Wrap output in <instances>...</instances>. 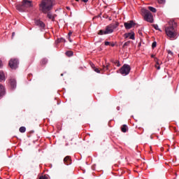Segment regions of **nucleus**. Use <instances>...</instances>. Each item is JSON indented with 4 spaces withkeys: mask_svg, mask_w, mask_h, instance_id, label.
Listing matches in <instances>:
<instances>
[{
    "mask_svg": "<svg viewBox=\"0 0 179 179\" xmlns=\"http://www.w3.org/2000/svg\"><path fill=\"white\" fill-rule=\"evenodd\" d=\"M177 22L174 21L169 22V26L165 28L166 34L170 38H176L177 37Z\"/></svg>",
    "mask_w": 179,
    "mask_h": 179,
    "instance_id": "nucleus-1",
    "label": "nucleus"
},
{
    "mask_svg": "<svg viewBox=\"0 0 179 179\" xmlns=\"http://www.w3.org/2000/svg\"><path fill=\"white\" fill-rule=\"evenodd\" d=\"M52 9V0H42L39 4V10L47 14Z\"/></svg>",
    "mask_w": 179,
    "mask_h": 179,
    "instance_id": "nucleus-2",
    "label": "nucleus"
},
{
    "mask_svg": "<svg viewBox=\"0 0 179 179\" xmlns=\"http://www.w3.org/2000/svg\"><path fill=\"white\" fill-rule=\"evenodd\" d=\"M33 1L23 0L22 3H16L15 8L19 12H24L27 8H33Z\"/></svg>",
    "mask_w": 179,
    "mask_h": 179,
    "instance_id": "nucleus-3",
    "label": "nucleus"
},
{
    "mask_svg": "<svg viewBox=\"0 0 179 179\" xmlns=\"http://www.w3.org/2000/svg\"><path fill=\"white\" fill-rule=\"evenodd\" d=\"M119 71L121 75L127 76V75H129V72H131V66L129 64H125Z\"/></svg>",
    "mask_w": 179,
    "mask_h": 179,
    "instance_id": "nucleus-4",
    "label": "nucleus"
},
{
    "mask_svg": "<svg viewBox=\"0 0 179 179\" xmlns=\"http://www.w3.org/2000/svg\"><path fill=\"white\" fill-rule=\"evenodd\" d=\"M144 19L149 23H153V15L149 10H144Z\"/></svg>",
    "mask_w": 179,
    "mask_h": 179,
    "instance_id": "nucleus-5",
    "label": "nucleus"
},
{
    "mask_svg": "<svg viewBox=\"0 0 179 179\" xmlns=\"http://www.w3.org/2000/svg\"><path fill=\"white\" fill-rule=\"evenodd\" d=\"M8 65L11 69H16L19 66V60L17 59H11Z\"/></svg>",
    "mask_w": 179,
    "mask_h": 179,
    "instance_id": "nucleus-6",
    "label": "nucleus"
},
{
    "mask_svg": "<svg viewBox=\"0 0 179 179\" xmlns=\"http://www.w3.org/2000/svg\"><path fill=\"white\" fill-rule=\"evenodd\" d=\"M124 26L127 30H129V29H132L134 26H135V22L134 21H129L127 22H124Z\"/></svg>",
    "mask_w": 179,
    "mask_h": 179,
    "instance_id": "nucleus-7",
    "label": "nucleus"
},
{
    "mask_svg": "<svg viewBox=\"0 0 179 179\" xmlns=\"http://www.w3.org/2000/svg\"><path fill=\"white\" fill-rule=\"evenodd\" d=\"M124 38H129L130 40H135V33L134 32L126 33L124 34Z\"/></svg>",
    "mask_w": 179,
    "mask_h": 179,
    "instance_id": "nucleus-8",
    "label": "nucleus"
},
{
    "mask_svg": "<svg viewBox=\"0 0 179 179\" xmlns=\"http://www.w3.org/2000/svg\"><path fill=\"white\" fill-rule=\"evenodd\" d=\"M35 24H36V26H38V27H41L42 29H44V27H45V24H44L43 21L39 20H36L35 21Z\"/></svg>",
    "mask_w": 179,
    "mask_h": 179,
    "instance_id": "nucleus-9",
    "label": "nucleus"
},
{
    "mask_svg": "<svg viewBox=\"0 0 179 179\" xmlns=\"http://www.w3.org/2000/svg\"><path fill=\"white\" fill-rule=\"evenodd\" d=\"M64 164H66V166H69V164H71L72 159H71V157L70 156H66L64 159Z\"/></svg>",
    "mask_w": 179,
    "mask_h": 179,
    "instance_id": "nucleus-10",
    "label": "nucleus"
},
{
    "mask_svg": "<svg viewBox=\"0 0 179 179\" xmlns=\"http://www.w3.org/2000/svg\"><path fill=\"white\" fill-rule=\"evenodd\" d=\"M113 28L110 27V25H108L106 28V30L104 31V34H110V33H113Z\"/></svg>",
    "mask_w": 179,
    "mask_h": 179,
    "instance_id": "nucleus-11",
    "label": "nucleus"
},
{
    "mask_svg": "<svg viewBox=\"0 0 179 179\" xmlns=\"http://www.w3.org/2000/svg\"><path fill=\"white\" fill-rule=\"evenodd\" d=\"M47 15V17H48V19H50V20H52V22H55V15H52V14H51L50 11H48V13H46Z\"/></svg>",
    "mask_w": 179,
    "mask_h": 179,
    "instance_id": "nucleus-12",
    "label": "nucleus"
},
{
    "mask_svg": "<svg viewBox=\"0 0 179 179\" xmlns=\"http://www.w3.org/2000/svg\"><path fill=\"white\" fill-rule=\"evenodd\" d=\"M10 85L12 89H15L16 87V80L10 79Z\"/></svg>",
    "mask_w": 179,
    "mask_h": 179,
    "instance_id": "nucleus-13",
    "label": "nucleus"
},
{
    "mask_svg": "<svg viewBox=\"0 0 179 179\" xmlns=\"http://www.w3.org/2000/svg\"><path fill=\"white\" fill-rule=\"evenodd\" d=\"M5 94V87L0 85V96H3Z\"/></svg>",
    "mask_w": 179,
    "mask_h": 179,
    "instance_id": "nucleus-14",
    "label": "nucleus"
},
{
    "mask_svg": "<svg viewBox=\"0 0 179 179\" xmlns=\"http://www.w3.org/2000/svg\"><path fill=\"white\" fill-rule=\"evenodd\" d=\"M109 25H110V27L112 28V30H114V29H117V27H118L120 24L118 22H115V24H110Z\"/></svg>",
    "mask_w": 179,
    "mask_h": 179,
    "instance_id": "nucleus-15",
    "label": "nucleus"
},
{
    "mask_svg": "<svg viewBox=\"0 0 179 179\" xmlns=\"http://www.w3.org/2000/svg\"><path fill=\"white\" fill-rule=\"evenodd\" d=\"M109 25H110V27L112 28V30H114V29H117V27H118L120 24L118 22H115V24H110Z\"/></svg>",
    "mask_w": 179,
    "mask_h": 179,
    "instance_id": "nucleus-16",
    "label": "nucleus"
},
{
    "mask_svg": "<svg viewBox=\"0 0 179 179\" xmlns=\"http://www.w3.org/2000/svg\"><path fill=\"white\" fill-rule=\"evenodd\" d=\"M121 131L122 132H127V131H128V127L127 126V124H123L122 127H121Z\"/></svg>",
    "mask_w": 179,
    "mask_h": 179,
    "instance_id": "nucleus-17",
    "label": "nucleus"
},
{
    "mask_svg": "<svg viewBox=\"0 0 179 179\" xmlns=\"http://www.w3.org/2000/svg\"><path fill=\"white\" fill-rule=\"evenodd\" d=\"M148 9L150 10V12H152V13H156V12H157L156 8H155L152 6H148Z\"/></svg>",
    "mask_w": 179,
    "mask_h": 179,
    "instance_id": "nucleus-18",
    "label": "nucleus"
},
{
    "mask_svg": "<svg viewBox=\"0 0 179 179\" xmlns=\"http://www.w3.org/2000/svg\"><path fill=\"white\" fill-rule=\"evenodd\" d=\"M129 44H131V41H129L127 42H125L124 44H123V48H127V47H129Z\"/></svg>",
    "mask_w": 179,
    "mask_h": 179,
    "instance_id": "nucleus-19",
    "label": "nucleus"
},
{
    "mask_svg": "<svg viewBox=\"0 0 179 179\" xmlns=\"http://www.w3.org/2000/svg\"><path fill=\"white\" fill-rule=\"evenodd\" d=\"M66 55H67V57H72L73 55V52L69 50L66 52Z\"/></svg>",
    "mask_w": 179,
    "mask_h": 179,
    "instance_id": "nucleus-20",
    "label": "nucleus"
},
{
    "mask_svg": "<svg viewBox=\"0 0 179 179\" xmlns=\"http://www.w3.org/2000/svg\"><path fill=\"white\" fill-rule=\"evenodd\" d=\"M5 79V75L3 72H0V82H2Z\"/></svg>",
    "mask_w": 179,
    "mask_h": 179,
    "instance_id": "nucleus-21",
    "label": "nucleus"
},
{
    "mask_svg": "<svg viewBox=\"0 0 179 179\" xmlns=\"http://www.w3.org/2000/svg\"><path fill=\"white\" fill-rule=\"evenodd\" d=\"M20 132H21L22 134L26 132V127H21L20 128Z\"/></svg>",
    "mask_w": 179,
    "mask_h": 179,
    "instance_id": "nucleus-22",
    "label": "nucleus"
},
{
    "mask_svg": "<svg viewBox=\"0 0 179 179\" xmlns=\"http://www.w3.org/2000/svg\"><path fill=\"white\" fill-rule=\"evenodd\" d=\"M48 62V60H47V59H43L41 60V65H45V64H47Z\"/></svg>",
    "mask_w": 179,
    "mask_h": 179,
    "instance_id": "nucleus-23",
    "label": "nucleus"
},
{
    "mask_svg": "<svg viewBox=\"0 0 179 179\" xmlns=\"http://www.w3.org/2000/svg\"><path fill=\"white\" fill-rule=\"evenodd\" d=\"M65 41L64 38H57V43H65Z\"/></svg>",
    "mask_w": 179,
    "mask_h": 179,
    "instance_id": "nucleus-24",
    "label": "nucleus"
},
{
    "mask_svg": "<svg viewBox=\"0 0 179 179\" xmlns=\"http://www.w3.org/2000/svg\"><path fill=\"white\" fill-rule=\"evenodd\" d=\"M92 68L94 71V72H96V73H100V70L94 66V65L92 66Z\"/></svg>",
    "mask_w": 179,
    "mask_h": 179,
    "instance_id": "nucleus-25",
    "label": "nucleus"
},
{
    "mask_svg": "<svg viewBox=\"0 0 179 179\" xmlns=\"http://www.w3.org/2000/svg\"><path fill=\"white\" fill-rule=\"evenodd\" d=\"M113 64L115 65H116V66H121V64H120V61H118V60L114 61Z\"/></svg>",
    "mask_w": 179,
    "mask_h": 179,
    "instance_id": "nucleus-26",
    "label": "nucleus"
},
{
    "mask_svg": "<svg viewBox=\"0 0 179 179\" xmlns=\"http://www.w3.org/2000/svg\"><path fill=\"white\" fill-rule=\"evenodd\" d=\"M154 61L156 62L157 65H160V62H159V59L157 57H154Z\"/></svg>",
    "mask_w": 179,
    "mask_h": 179,
    "instance_id": "nucleus-27",
    "label": "nucleus"
},
{
    "mask_svg": "<svg viewBox=\"0 0 179 179\" xmlns=\"http://www.w3.org/2000/svg\"><path fill=\"white\" fill-rule=\"evenodd\" d=\"M152 27H154V29H155V30L160 31V29H159V25H157V24H152Z\"/></svg>",
    "mask_w": 179,
    "mask_h": 179,
    "instance_id": "nucleus-28",
    "label": "nucleus"
},
{
    "mask_svg": "<svg viewBox=\"0 0 179 179\" xmlns=\"http://www.w3.org/2000/svg\"><path fill=\"white\" fill-rule=\"evenodd\" d=\"M156 45H157V43H156V41H154L152 44V48H156Z\"/></svg>",
    "mask_w": 179,
    "mask_h": 179,
    "instance_id": "nucleus-29",
    "label": "nucleus"
},
{
    "mask_svg": "<svg viewBox=\"0 0 179 179\" xmlns=\"http://www.w3.org/2000/svg\"><path fill=\"white\" fill-rule=\"evenodd\" d=\"M108 65H106V66H103L102 71H108Z\"/></svg>",
    "mask_w": 179,
    "mask_h": 179,
    "instance_id": "nucleus-30",
    "label": "nucleus"
},
{
    "mask_svg": "<svg viewBox=\"0 0 179 179\" xmlns=\"http://www.w3.org/2000/svg\"><path fill=\"white\" fill-rule=\"evenodd\" d=\"M106 31H103V30H100L99 32V34H100L101 36H103V34H104V32Z\"/></svg>",
    "mask_w": 179,
    "mask_h": 179,
    "instance_id": "nucleus-31",
    "label": "nucleus"
},
{
    "mask_svg": "<svg viewBox=\"0 0 179 179\" xmlns=\"http://www.w3.org/2000/svg\"><path fill=\"white\" fill-rule=\"evenodd\" d=\"M166 2V0H158L159 3H164Z\"/></svg>",
    "mask_w": 179,
    "mask_h": 179,
    "instance_id": "nucleus-32",
    "label": "nucleus"
},
{
    "mask_svg": "<svg viewBox=\"0 0 179 179\" xmlns=\"http://www.w3.org/2000/svg\"><path fill=\"white\" fill-rule=\"evenodd\" d=\"M155 68H156L157 69H158V70L160 69V65L156 64H155Z\"/></svg>",
    "mask_w": 179,
    "mask_h": 179,
    "instance_id": "nucleus-33",
    "label": "nucleus"
},
{
    "mask_svg": "<svg viewBox=\"0 0 179 179\" xmlns=\"http://www.w3.org/2000/svg\"><path fill=\"white\" fill-rule=\"evenodd\" d=\"M39 179H48L47 176H41Z\"/></svg>",
    "mask_w": 179,
    "mask_h": 179,
    "instance_id": "nucleus-34",
    "label": "nucleus"
},
{
    "mask_svg": "<svg viewBox=\"0 0 179 179\" xmlns=\"http://www.w3.org/2000/svg\"><path fill=\"white\" fill-rule=\"evenodd\" d=\"M168 54H169V55H173V52L171 50H168Z\"/></svg>",
    "mask_w": 179,
    "mask_h": 179,
    "instance_id": "nucleus-35",
    "label": "nucleus"
},
{
    "mask_svg": "<svg viewBox=\"0 0 179 179\" xmlns=\"http://www.w3.org/2000/svg\"><path fill=\"white\" fill-rule=\"evenodd\" d=\"M110 43L108 41H105V45H110Z\"/></svg>",
    "mask_w": 179,
    "mask_h": 179,
    "instance_id": "nucleus-36",
    "label": "nucleus"
},
{
    "mask_svg": "<svg viewBox=\"0 0 179 179\" xmlns=\"http://www.w3.org/2000/svg\"><path fill=\"white\" fill-rule=\"evenodd\" d=\"M82 2H84V3H87L89 2V0H81Z\"/></svg>",
    "mask_w": 179,
    "mask_h": 179,
    "instance_id": "nucleus-37",
    "label": "nucleus"
},
{
    "mask_svg": "<svg viewBox=\"0 0 179 179\" xmlns=\"http://www.w3.org/2000/svg\"><path fill=\"white\" fill-rule=\"evenodd\" d=\"M15 32H13V33H12L11 38H13L15 37Z\"/></svg>",
    "mask_w": 179,
    "mask_h": 179,
    "instance_id": "nucleus-38",
    "label": "nucleus"
},
{
    "mask_svg": "<svg viewBox=\"0 0 179 179\" xmlns=\"http://www.w3.org/2000/svg\"><path fill=\"white\" fill-rule=\"evenodd\" d=\"M109 45H110V47H114V46L115 45V44H114V43H110Z\"/></svg>",
    "mask_w": 179,
    "mask_h": 179,
    "instance_id": "nucleus-39",
    "label": "nucleus"
},
{
    "mask_svg": "<svg viewBox=\"0 0 179 179\" xmlns=\"http://www.w3.org/2000/svg\"><path fill=\"white\" fill-rule=\"evenodd\" d=\"M138 34H139L140 36H142V31H138Z\"/></svg>",
    "mask_w": 179,
    "mask_h": 179,
    "instance_id": "nucleus-40",
    "label": "nucleus"
},
{
    "mask_svg": "<svg viewBox=\"0 0 179 179\" xmlns=\"http://www.w3.org/2000/svg\"><path fill=\"white\" fill-rule=\"evenodd\" d=\"M0 68H2V61L0 60Z\"/></svg>",
    "mask_w": 179,
    "mask_h": 179,
    "instance_id": "nucleus-41",
    "label": "nucleus"
},
{
    "mask_svg": "<svg viewBox=\"0 0 179 179\" xmlns=\"http://www.w3.org/2000/svg\"><path fill=\"white\" fill-rule=\"evenodd\" d=\"M66 9L68 10H71V8H69V7H66Z\"/></svg>",
    "mask_w": 179,
    "mask_h": 179,
    "instance_id": "nucleus-42",
    "label": "nucleus"
},
{
    "mask_svg": "<svg viewBox=\"0 0 179 179\" xmlns=\"http://www.w3.org/2000/svg\"><path fill=\"white\" fill-rule=\"evenodd\" d=\"M69 37H70V36H72V32H69Z\"/></svg>",
    "mask_w": 179,
    "mask_h": 179,
    "instance_id": "nucleus-43",
    "label": "nucleus"
},
{
    "mask_svg": "<svg viewBox=\"0 0 179 179\" xmlns=\"http://www.w3.org/2000/svg\"><path fill=\"white\" fill-rule=\"evenodd\" d=\"M151 58H154L155 59V55H151Z\"/></svg>",
    "mask_w": 179,
    "mask_h": 179,
    "instance_id": "nucleus-44",
    "label": "nucleus"
},
{
    "mask_svg": "<svg viewBox=\"0 0 179 179\" xmlns=\"http://www.w3.org/2000/svg\"><path fill=\"white\" fill-rule=\"evenodd\" d=\"M33 76L32 74H29L28 78H31V76Z\"/></svg>",
    "mask_w": 179,
    "mask_h": 179,
    "instance_id": "nucleus-45",
    "label": "nucleus"
},
{
    "mask_svg": "<svg viewBox=\"0 0 179 179\" xmlns=\"http://www.w3.org/2000/svg\"><path fill=\"white\" fill-rule=\"evenodd\" d=\"M69 40L70 43H72V41L71 40L70 38H69Z\"/></svg>",
    "mask_w": 179,
    "mask_h": 179,
    "instance_id": "nucleus-46",
    "label": "nucleus"
},
{
    "mask_svg": "<svg viewBox=\"0 0 179 179\" xmlns=\"http://www.w3.org/2000/svg\"><path fill=\"white\" fill-rule=\"evenodd\" d=\"M109 20H112L111 17H109Z\"/></svg>",
    "mask_w": 179,
    "mask_h": 179,
    "instance_id": "nucleus-47",
    "label": "nucleus"
},
{
    "mask_svg": "<svg viewBox=\"0 0 179 179\" xmlns=\"http://www.w3.org/2000/svg\"><path fill=\"white\" fill-rule=\"evenodd\" d=\"M76 2H79V0H76Z\"/></svg>",
    "mask_w": 179,
    "mask_h": 179,
    "instance_id": "nucleus-48",
    "label": "nucleus"
},
{
    "mask_svg": "<svg viewBox=\"0 0 179 179\" xmlns=\"http://www.w3.org/2000/svg\"><path fill=\"white\" fill-rule=\"evenodd\" d=\"M61 76H64V74L62 73V74H61Z\"/></svg>",
    "mask_w": 179,
    "mask_h": 179,
    "instance_id": "nucleus-49",
    "label": "nucleus"
}]
</instances>
